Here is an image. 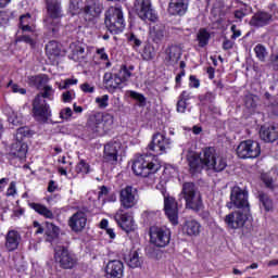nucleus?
I'll list each match as a JSON object with an SVG mask.
<instances>
[{
  "mask_svg": "<svg viewBox=\"0 0 278 278\" xmlns=\"http://www.w3.org/2000/svg\"><path fill=\"white\" fill-rule=\"evenodd\" d=\"M55 99V89L51 85H46L41 88V91L35 96L31 102V114L33 118L37 123H48L52 116L51 105L47 103Z\"/></svg>",
  "mask_w": 278,
  "mask_h": 278,
  "instance_id": "f257e3e1",
  "label": "nucleus"
},
{
  "mask_svg": "<svg viewBox=\"0 0 278 278\" xmlns=\"http://www.w3.org/2000/svg\"><path fill=\"white\" fill-rule=\"evenodd\" d=\"M179 199L185 201L187 210H192L195 214H199L203 220L210 219V212L203 211V198L201 192L194 182H184L181 191L179 193Z\"/></svg>",
  "mask_w": 278,
  "mask_h": 278,
  "instance_id": "f03ea898",
  "label": "nucleus"
},
{
  "mask_svg": "<svg viewBox=\"0 0 278 278\" xmlns=\"http://www.w3.org/2000/svg\"><path fill=\"white\" fill-rule=\"evenodd\" d=\"M114 126V115L93 111L87 116L86 127L93 136L103 137L112 131Z\"/></svg>",
  "mask_w": 278,
  "mask_h": 278,
  "instance_id": "7ed1b4c3",
  "label": "nucleus"
},
{
  "mask_svg": "<svg viewBox=\"0 0 278 278\" xmlns=\"http://www.w3.org/2000/svg\"><path fill=\"white\" fill-rule=\"evenodd\" d=\"M162 168L160 161L155 160L149 152L135 156L131 170L136 177H151Z\"/></svg>",
  "mask_w": 278,
  "mask_h": 278,
  "instance_id": "20e7f679",
  "label": "nucleus"
},
{
  "mask_svg": "<svg viewBox=\"0 0 278 278\" xmlns=\"http://www.w3.org/2000/svg\"><path fill=\"white\" fill-rule=\"evenodd\" d=\"M104 25L113 36H118L125 31V14L122 7H111L104 14Z\"/></svg>",
  "mask_w": 278,
  "mask_h": 278,
  "instance_id": "39448f33",
  "label": "nucleus"
},
{
  "mask_svg": "<svg viewBox=\"0 0 278 278\" xmlns=\"http://www.w3.org/2000/svg\"><path fill=\"white\" fill-rule=\"evenodd\" d=\"M54 262L63 270H73L77 266V255L68 250L66 245H59L54 249Z\"/></svg>",
  "mask_w": 278,
  "mask_h": 278,
  "instance_id": "423d86ee",
  "label": "nucleus"
},
{
  "mask_svg": "<svg viewBox=\"0 0 278 278\" xmlns=\"http://www.w3.org/2000/svg\"><path fill=\"white\" fill-rule=\"evenodd\" d=\"M170 148V138L162 132H155L148 147L146 148L147 153L157 157V155H164L166 149Z\"/></svg>",
  "mask_w": 278,
  "mask_h": 278,
  "instance_id": "0eeeda50",
  "label": "nucleus"
},
{
  "mask_svg": "<svg viewBox=\"0 0 278 278\" xmlns=\"http://www.w3.org/2000/svg\"><path fill=\"white\" fill-rule=\"evenodd\" d=\"M150 242L156 249H165L170 244L172 232L170 229L160 226H151L149 228Z\"/></svg>",
  "mask_w": 278,
  "mask_h": 278,
  "instance_id": "6e6552de",
  "label": "nucleus"
},
{
  "mask_svg": "<svg viewBox=\"0 0 278 278\" xmlns=\"http://www.w3.org/2000/svg\"><path fill=\"white\" fill-rule=\"evenodd\" d=\"M237 155L240 160H254L262 155V147L255 140L241 141L237 147Z\"/></svg>",
  "mask_w": 278,
  "mask_h": 278,
  "instance_id": "1a4fd4ad",
  "label": "nucleus"
},
{
  "mask_svg": "<svg viewBox=\"0 0 278 278\" xmlns=\"http://www.w3.org/2000/svg\"><path fill=\"white\" fill-rule=\"evenodd\" d=\"M251 218V211H235L225 216L224 222L228 229H242L247 222Z\"/></svg>",
  "mask_w": 278,
  "mask_h": 278,
  "instance_id": "9d476101",
  "label": "nucleus"
},
{
  "mask_svg": "<svg viewBox=\"0 0 278 278\" xmlns=\"http://www.w3.org/2000/svg\"><path fill=\"white\" fill-rule=\"evenodd\" d=\"M230 205L237 210L251 211V204H249V191L235 186L230 190Z\"/></svg>",
  "mask_w": 278,
  "mask_h": 278,
  "instance_id": "9b49d317",
  "label": "nucleus"
},
{
  "mask_svg": "<svg viewBox=\"0 0 278 278\" xmlns=\"http://www.w3.org/2000/svg\"><path fill=\"white\" fill-rule=\"evenodd\" d=\"M102 11L103 7L97 0H87L85 5L79 10V14L85 23H94L98 16H101Z\"/></svg>",
  "mask_w": 278,
  "mask_h": 278,
  "instance_id": "f8f14e48",
  "label": "nucleus"
},
{
  "mask_svg": "<svg viewBox=\"0 0 278 278\" xmlns=\"http://www.w3.org/2000/svg\"><path fill=\"white\" fill-rule=\"evenodd\" d=\"M138 190L127 185L119 190V207L124 210H132L138 205Z\"/></svg>",
  "mask_w": 278,
  "mask_h": 278,
  "instance_id": "ddd939ff",
  "label": "nucleus"
},
{
  "mask_svg": "<svg viewBox=\"0 0 278 278\" xmlns=\"http://www.w3.org/2000/svg\"><path fill=\"white\" fill-rule=\"evenodd\" d=\"M113 218L122 231H125L126 233H131V231H134V218L131 217V212L127 211V208L119 206Z\"/></svg>",
  "mask_w": 278,
  "mask_h": 278,
  "instance_id": "4468645a",
  "label": "nucleus"
},
{
  "mask_svg": "<svg viewBox=\"0 0 278 278\" xmlns=\"http://www.w3.org/2000/svg\"><path fill=\"white\" fill-rule=\"evenodd\" d=\"M164 197V212L172 225H179V208L177 207V200L173 197H166V189L162 190Z\"/></svg>",
  "mask_w": 278,
  "mask_h": 278,
  "instance_id": "2eb2a0df",
  "label": "nucleus"
},
{
  "mask_svg": "<svg viewBox=\"0 0 278 278\" xmlns=\"http://www.w3.org/2000/svg\"><path fill=\"white\" fill-rule=\"evenodd\" d=\"M135 8L137 15L139 18H141V21H151L152 23L157 21V15L155 14L153 8H151L150 0H136Z\"/></svg>",
  "mask_w": 278,
  "mask_h": 278,
  "instance_id": "dca6fc26",
  "label": "nucleus"
},
{
  "mask_svg": "<svg viewBox=\"0 0 278 278\" xmlns=\"http://www.w3.org/2000/svg\"><path fill=\"white\" fill-rule=\"evenodd\" d=\"M273 21L274 18L271 13H268L264 10H260L252 15L249 25L250 27H254L255 29H261L262 27H268V25H270Z\"/></svg>",
  "mask_w": 278,
  "mask_h": 278,
  "instance_id": "f3484780",
  "label": "nucleus"
},
{
  "mask_svg": "<svg viewBox=\"0 0 278 278\" xmlns=\"http://www.w3.org/2000/svg\"><path fill=\"white\" fill-rule=\"evenodd\" d=\"M28 151L29 146H27V142L16 139L10 147L9 157L12 160H25Z\"/></svg>",
  "mask_w": 278,
  "mask_h": 278,
  "instance_id": "a211bd4d",
  "label": "nucleus"
},
{
  "mask_svg": "<svg viewBox=\"0 0 278 278\" xmlns=\"http://www.w3.org/2000/svg\"><path fill=\"white\" fill-rule=\"evenodd\" d=\"M106 278H124L125 277V264L123 261L113 260L109 261L105 266Z\"/></svg>",
  "mask_w": 278,
  "mask_h": 278,
  "instance_id": "6ab92c4d",
  "label": "nucleus"
},
{
  "mask_svg": "<svg viewBox=\"0 0 278 278\" xmlns=\"http://www.w3.org/2000/svg\"><path fill=\"white\" fill-rule=\"evenodd\" d=\"M190 0H169L167 12L169 16H186Z\"/></svg>",
  "mask_w": 278,
  "mask_h": 278,
  "instance_id": "aec40b11",
  "label": "nucleus"
},
{
  "mask_svg": "<svg viewBox=\"0 0 278 278\" xmlns=\"http://www.w3.org/2000/svg\"><path fill=\"white\" fill-rule=\"evenodd\" d=\"M86 223H88V216H86V213L78 211L70 217L68 227L75 233H79V231L86 229Z\"/></svg>",
  "mask_w": 278,
  "mask_h": 278,
  "instance_id": "412c9836",
  "label": "nucleus"
},
{
  "mask_svg": "<svg viewBox=\"0 0 278 278\" xmlns=\"http://www.w3.org/2000/svg\"><path fill=\"white\" fill-rule=\"evenodd\" d=\"M119 141H110L104 144L103 149V160L104 162H118V151L121 150Z\"/></svg>",
  "mask_w": 278,
  "mask_h": 278,
  "instance_id": "4be33fe9",
  "label": "nucleus"
},
{
  "mask_svg": "<svg viewBox=\"0 0 278 278\" xmlns=\"http://www.w3.org/2000/svg\"><path fill=\"white\" fill-rule=\"evenodd\" d=\"M4 240V248L7 249V251L9 253H14V251H16L21 244V232L15 229H11L7 232Z\"/></svg>",
  "mask_w": 278,
  "mask_h": 278,
  "instance_id": "5701e85b",
  "label": "nucleus"
},
{
  "mask_svg": "<svg viewBox=\"0 0 278 278\" xmlns=\"http://www.w3.org/2000/svg\"><path fill=\"white\" fill-rule=\"evenodd\" d=\"M187 164L189 166V173L192 176L203 173V168H205L201 159V154L199 153L188 154Z\"/></svg>",
  "mask_w": 278,
  "mask_h": 278,
  "instance_id": "b1692460",
  "label": "nucleus"
},
{
  "mask_svg": "<svg viewBox=\"0 0 278 278\" xmlns=\"http://www.w3.org/2000/svg\"><path fill=\"white\" fill-rule=\"evenodd\" d=\"M181 231L184 236L197 238L201 233V223L197 219H187L182 224Z\"/></svg>",
  "mask_w": 278,
  "mask_h": 278,
  "instance_id": "393cba45",
  "label": "nucleus"
},
{
  "mask_svg": "<svg viewBox=\"0 0 278 278\" xmlns=\"http://www.w3.org/2000/svg\"><path fill=\"white\" fill-rule=\"evenodd\" d=\"M103 84L108 92H111L112 94H114V92L118 90V87L123 83L121 81V78L117 77L116 73L106 72L103 76Z\"/></svg>",
  "mask_w": 278,
  "mask_h": 278,
  "instance_id": "a878e982",
  "label": "nucleus"
},
{
  "mask_svg": "<svg viewBox=\"0 0 278 278\" xmlns=\"http://www.w3.org/2000/svg\"><path fill=\"white\" fill-rule=\"evenodd\" d=\"M260 137L264 142H276L278 140V127L275 125H263L260 129Z\"/></svg>",
  "mask_w": 278,
  "mask_h": 278,
  "instance_id": "bb28decb",
  "label": "nucleus"
},
{
  "mask_svg": "<svg viewBox=\"0 0 278 278\" xmlns=\"http://www.w3.org/2000/svg\"><path fill=\"white\" fill-rule=\"evenodd\" d=\"M218 154L216 153V148L206 147L202 149V153H200V159L202 160V164L204 168H211V166L216 161Z\"/></svg>",
  "mask_w": 278,
  "mask_h": 278,
  "instance_id": "cd10ccee",
  "label": "nucleus"
},
{
  "mask_svg": "<svg viewBox=\"0 0 278 278\" xmlns=\"http://www.w3.org/2000/svg\"><path fill=\"white\" fill-rule=\"evenodd\" d=\"M28 207L48 220H53V218H55L53 211H51L49 207H47V205L42 203L30 202L28 203Z\"/></svg>",
  "mask_w": 278,
  "mask_h": 278,
  "instance_id": "c85d7f7f",
  "label": "nucleus"
},
{
  "mask_svg": "<svg viewBox=\"0 0 278 278\" xmlns=\"http://www.w3.org/2000/svg\"><path fill=\"white\" fill-rule=\"evenodd\" d=\"M27 84L30 88H37V90H42L47 84H49V76L47 74H38L27 77Z\"/></svg>",
  "mask_w": 278,
  "mask_h": 278,
  "instance_id": "c756f323",
  "label": "nucleus"
},
{
  "mask_svg": "<svg viewBox=\"0 0 278 278\" xmlns=\"http://www.w3.org/2000/svg\"><path fill=\"white\" fill-rule=\"evenodd\" d=\"M166 36V26L162 23H157L150 28V38L155 45H160Z\"/></svg>",
  "mask_w": 278,
  "mask_h": 278,
  "instance_id": "7c9ffc66",
  "label": "nucleus"
},
{
  "mask_svg": "<svg viewBox=\"0 0 278 278\" xmlns=\"http://www.w3.org/2000/svg\"><path fill=\"white\" fill-rule=\"evenodd\" d=\"M45 227L46 242H54V240H58V238H60V227H58L55 224L51 222H46Z\"/></svg>",
  "mask_w": 278,
  "mask_h": 278,
  "instance_id": "2f4dec72",
  "label": "nucleus"
},
{
  "mask_svg": "<svg viewBox=\"0 0 278 278\" xmlns=\"http://www.w3.org/2000/svg\"><path fill=\"white\" fill-rule=\"evenodd\" d=\"M257 199L260 203V208L264 210L266 214L275 210V202L270 199V195H268V193L260 191Z\"/></svg>",
  "mask_w": 278,
  "mask_h": 278,
  "instance_id": "473e14b6",
  "label": "nucleus"
},
{
  "mask_svg": "<svg viewBox=\"0 0 278 278\" xmlns=\"http://www.w3.org/2000/svg\"><path fill=\"white\" fill-rule=\"evenodd\" d=\"M46 8L50 18H60L62 16V5L58 0H46Z\"/></svg>",
  "mask_w": 278,
  "mask_h": 278,
  "instance_id": "72a5a7b5",
  "label": "nucleus"
},
{
  "mask_svg": "<svg viewBox=\"0 0 278 278\" xmlns=\"http://www.w3.org/2000/svg\"><path fill=\"white\" fill-rule=\"evenodd\" d=\"M135 70L136 66L134 65L122 64L115 75H117L122 84H126V81H129V79L131 78Z\"/></svg>",
  "mask_w": 278,
  "mask_h": 278,
  "instance_id": "f704fd0d",
  "label": "nucleus"
},
{
  "mask_svg": "<svg viewBox=\"0 0 278 278\" xmlns=\"http://www.w3.org/2000/svg\"><path fill=\"white\" fill-rule=\"evenodd\" d=\"M166 62H177L181 58V49L177 45H170L165 49Z\"/></svg>",
  "mask_w": 278,
  "mask_h": 278,
  "instance_id": "c9c22d12",
  "label": "nucleus"
},
{
  "mask_svg": "<svg viewBox=\"0 0 278 278\" xmlns=\"http://www.w3.org/2000/svg\"><path fill=\"white\" fill-rule=\"evenodd\" d=\"M46 53L52 58H60L62 55V43L51 40L46 45Z\"/></svg>",
  "mask_w": 278,
  "mask_h": 278,
  "instance_id": "e433bc0d",
  "label": "nucleus"
},
{
  "mask_svg": "<svg viewBox=\"0 0 278 278\" xmlns=\"http://www.w3.org/2000/svg\"><path fill=\"white\" fill-rule=\"evenodd\" d=\"M188 101H190V93L186 90H184L179 97L176 104V110L179 114L186 113V110H188Z\"/></svg>",
  "mask_w": 278,
  "mask_h": 278,
  "instance_id": "4c0bfd02",
  "label": "nucleus"
},
{
  "mask_svg": "<svg viewBox=\"0 0 278 278\" xmlns=\"http://www.w3.org/2000/svg\"><path fill=\"white\" fill-rule=\"evenodd\" d=\"M212 38V35L210 31H207L206 28H200L197 34V40L198 45L201 49H204V47H207L210 45V39Z\"/></svg>",
  "mask_w": 278,
  "mask_h": 278,
  "instance_id": "58836bf2",
  "label": "nucleus"
},
{
  "mask_svg": "<svg viewBox=\"0 0 278 278\" xmlns=\"http://www.w3.org/2000/svg\"><path fill=\"white\" fill-rule=\"evenodd\" d=\"M70 51L71 53L68 54L70 60H73L74 62H77L79 60L80 55H84L85 49L79 45V42H72L70 45Z\"/></svg>",
  "mask_w": 278,
  "mask_h": 278,
  "instance_id": "ea45409f",
  "label": "nucleus"
},
{
  "mask_svg": "<svg viewBox=\"0 0 278 278\" xmlns=\"http://www.w3.org/2000/svg\"><path fill=\"white\" fill-rule=\"evenodd\" d=\"M126 263L129 268H140L142 266V261L140 260L138 251H131L128 258H126Z\"/></svg>",
  "mask_w": 278,
  "mask_h": 278,
  "instance_id": "a19ab883",
  "label": "nucleus"
},
{
  "mask_svg": "<svg viewBox=\"0 0 278 278\" xmlns=\"http://www.w3.org/2000/svg\"><path fill=\"white\" fill-rule=\"evenodd\" d=\"M265 111L269 118H277L278 116V98H273L269 102L265 103Z\"/></svg>",
  "mask_w": 278,
  "mask_h": 278,
  "instance_id": "79ce46f5",
  "label": "nucleus"
},
{
  "mask_svg": "<svg viewBox=\"0 0 278 278\" xmlns=\"http://www.w3.org/2000/svg\"><path fill=\"white\" fill-rule=\"evenodd\" d=\"M225 168H227V159L217 155L208 169L214 170V173H223Z\"/></svg>",
  "mask_w": 278,
  "mask_h": 278,
  "instance_id": "37998d69",
  "label": "nucleus"
},
{
  "mask_svg": "<svg viewBox=\"0 0 278 278\" xmlns=\"http://www.w3.org/2000/svg\"><path fill=\"white\" fill-rule=\"evenodd\" d=\"M254 53L260 62H266V58H268V50H266V46L258 43L254 47Z\"/></svg>",
  "mask_w": 278,
  "mask_h": 278,
  "instance_id": "c03bdc74",
  "label": "nucleus"
},
{
  "mask_svg": "<svg viewBox=\"0 0 278 278\" xmlns=\"http://www.w3.org/2000/svg\"><path fill=\"white\" fill-rule=\"evenodd\" d=\"M75 173L76 175H88V173H90V164L81 159L75 166Z\"/></svg>",
  "mask_w": 278,
  "mask_h": 278,
  "instance_id": "a18cd8bd",
  "label": "nucleus"
},
{
  "mask_svg": "<svg viewBox=\"0 0 278 278\" xmlns=\"http://www.w3.org/2000/svg\"><path fill=\"white\" fill-rule=\"evenodd\" d=\"M141 55L147 62L153 60L155 58V47L151 43H147Z\"/></svg>",
  "mask_w": 278,
  "mask_h": 278,
  "instance_id": "49530a36",
  "label": "nucleus"
},
{
  "mask_svg": "<svg viewBox=\"0 0 278 278\" xmlns=\"http://www.w3.org/2000/svg\"><path fill=\"white\" fill-rule=\"evenodd\" d=\"M244 105L248 110L255 112V110H257V97L253 94L245 96Z\"/></svg>",
  "mask_w": 278,
  "mask_h": 278,
  "instance_id": "de8ad7c7",
  "label": "nucleus"
},
{
  "mask_svg": "<svg viewBox=\"0 0 278 278\" xmlns=\"http://www.w3.org/2000/svg\"><path fill=\"white\" fill-rule=\"evenodd\" d=\"M127 42L128 45H130V47H132V49H140V47H142V40H140V38H138V36H136V34L130 33L127 34Z\"/></svg>",
  "mask_w": 278,
  "mask_h": 278,
  "instance_id": "09e8293b",
  "label": "nucleus"
},
{
  "mask_svg": "<svg viewBox=\"0 0 278 278\" xmlns=\"http://www.w3.org/2000/svg\"><path fill=\"white\" fill-rule=\"evenodd\" d=\"M34 136V131L29 129V127L24 126L20 127L16 132V140H23V138H31Z\"/></svg>",
  "mask_w": 278,
  "mask_h": 278,
  "instance_id": "8fccbe9b",
  "label": "nucleus"
},
{
  "mask_svg": "<svg viewBox=\"0 0 278 278\" xmlns=\"http://www.w3.org/2000/svg\"><path fill=\"white\" fill-rule=\"evenodd\" d=\"M16 40L17 42H25V45H29L30 49H34L36 45H38V39L29 35H21Z\"/></svg>",
  "mask_w": 278,
  "mask_h": 278,
  "instance_id": "3c124183",
  "label": "nucleus"
},
{
  "mask_svg": "<svg viewBox=\"0 0 278 278\" xmlns=\"http://www.w3.org/2000/svg\"><path fill=\"white\" fill-rule=\"evenodd\" d=\"M200 103H214L216 101V92L206 91L204 94L199 96Z\"/></svg>",
  "mask_w": 278,
  "mask_h": 278,
  "instance_id": "603ef678",
  "label": "nucleus"
},
{
  "mask_svg": "<svg viewBox=\"0 0 278 278\" xmlns=\"http://www.w3.org/2000/svg\"><path fill=\"white\" fill-rule=\"evenodd\" d=\"M262 181L265 185V188H267V190H270L271 192H274V190L277 188L275 180L268 175L262 176Z\"/></svg>",
  "mask_w": 278,
  "mask_h": 278,
  "instance_id": "864d4df0",
  "label": "nucleus"
},
{
  "mask_svg": "<svg viewBox=\"0 0 278 278\" xmlns=\"http://www.w3.org/2000/svg\"><path fill=\"white\" fill-rule=\"evenodd\" d=\"M96 103L100 110H105L110 105V96L104 94L102 97L96 98Z\"/></svg>",
  "mask_w": 278,
  "mask_h": 278,
  "instance_id": "5fc2aeb1",
  "label": "nucleus"
},
{
  "mask_svg": "<svg viewBox=\"0 0 278 278\" xmlns=\"http://www.w3.org/2000/svg\"><path fill=\"white\" fill-rule=\"evenodd\" d=\"M129 97L134 99L135 101H138V103L143 108V105H147V98L144 94L139 93L137 91H130Z\"/></svg>",
  "mask_w": 278,
  "mask_h": 278,
  "instance_id": "6e6d98bb",
  "label": "nucleus"
},
{
  "mask_svg": "<svg viewBox=\"0 0 278 278\" xmlns=\"http://www.w3.org/2000/svg\"><path fill=\"white\" fill-rule=\"evenodd\" d=\"M71 116H73V110L71 108H65L60 111V118L63 121H70Z\"/></svg>",
  "mask_w": 278,
  "mask_h": 278,
  "instance_id": "4d7b16f0",
  "label": "nucleus"
},
{
  "mask_svg": "<svg viewBox=\"0 0 278 278\" xmlns=\"http://www.w3.org/2000/svg\"><path fill=\"white\" fill-rule=\"evenodd\" d=\"M201 87V80L197 78L195 75L189 76V88H200Z\"/></svg>",
  "mask_w": 278,
  "mask_h": 278,
  "instance_id": "13d9d810",
  "label": "nucleus"
},
{
  "mask_svg": "<svg viewBox=\"0 0 278 278\" xmlns=\"http://www.w3.org/2000/svg\"><path fill=\"white\" fill-rule=\"evenodd\" d=\"M230 31L232 33L231 40H236L240 38V36H242V30L238 29V26H236V24L231 25Z\"/></svg>",
  "mask_w": 278,
  "mask_h": 278,
  "instance_id": "bf43d9fd",
  "label": "nucleus"
},
{
  "mask_svg": "<svg viewBox=\"0 0 278 278\" xmlns=\"http://www.w3.org/2000/svg\"><path fill=\"white\" fill-rule=\"evenodd\" d=\"M80 90L86 94H92L94 92V86H91L90 84L85 83L80 85Z\"/></svg>",
  "mask_w": 278,
  "mask_h": 278,
  "instance_id": "052dcab7",
  "label": "nucleus"
},
{
  "mask_svg": "<svg viewBox=\"0 0 278 278\" xmlns=\"http://www.w3.org/2000/svg\"><path fill=\"white\" fill-rule=\"evenodd\" d=\"M29 21H31V15L29 13L21 15L20 27H22L23 25H29Z\"/></svg>",
  "mask_w": 278,
  "mask_h": 278,
  "instance_id": "680f3d73",
  "label": "nucleus"
},
{
  "mask_svg": "<svg viewBox=\"0 0 278 278\" xmlns=\"http://www.w3.org/2000/svg\"><path fill=\"white\" fill-rule=\"evenodd\" d=\"M233 45H235V42L231 41V39H228L227 37H225L222 47H223L224 51H229V50L233 49Z\"/></svg>",
  "mask_w": 278,
  "mask_h": 278,
  "instance_id": "e2e57ef3",
  "label": "nucleus"
},
{
  "mask_svg": "<svg viewBox=\"0 0 278 278\" xmlns=\"http://www.w3.org/2000/svg\"><path fill=\"white\" fill-rule=\"evenodd\" d=\"M96 54L99 55L100 60L108 61L110 56L105 53V48H98Z\"/></svg>",
  "mask_w": 278,
  "mask_h": 278,
  "instance_id": "0e129e2a",
  "label": "nucleus"
},
{
  "mask_svg": "<svg viewBox=\"0 0 278 278\" xmlns=\"http://www.w3.org/2000/svg\"><path fill=\"white\" fill-rule=\"evenodd\" d=\"M16 194V181H11L7 190V197H14Z\"/></svg>",
  "mask_w": 278,
  "mask_h": 278,
  "instance_id": "69168bd1",
  "label": "nucleus"
},
{
  "mask_svg": "<svg viewBox=\"0 0 278 278\" xmlns=\"http://www.w3.org/2000/svg\"><path fill=\"white\" fill-rule=\"evenodd\" d=\"M235 18H238L239 21H242L244 16H247V9H239L233 12Z\"/></svg>",
  "mask_w": 278,
  "mask_h": 278,
  "instance_id": "338daca9",
  "label": "nucleus"
},
{
  "mask_svg": "<svg viewBox=\"0 0 278 278\" xmlns=\"http://www.w3.org/2000/svg\"><path fill=\"white\" fill-rule=\"evenodd\" d=\"M270 62L274 66V71H278V52H276V54L270 55Z\"/></svg>",
  "mask_w": 278,
  "mask_h": 278,
  "instance_id": "774afa93",
  "label": "nucleus"
}]
</instances>
